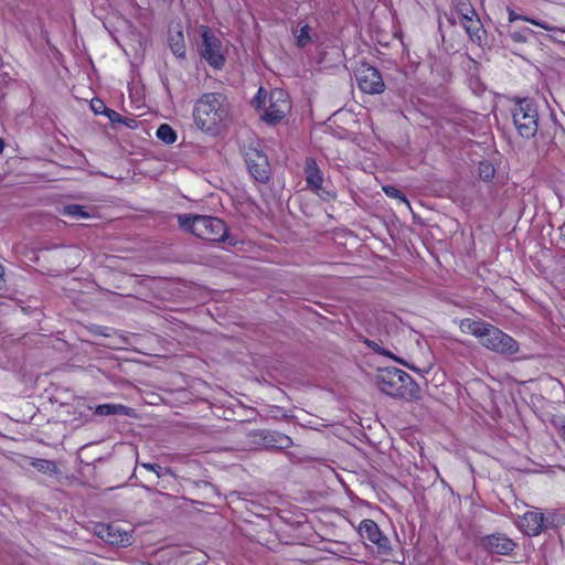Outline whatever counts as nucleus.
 I'll list each match as a JSON object with an SVG mask.
<instances>
[{
	"label": "nucleus",
	"instance_id": "c85d7f7f",
	"mask_svg": "<svg viewBox=\"0 0 565 565\" xmlns=\"http://www.w3.org/2000/svg\"><path fill=\"white\" fill-rule=\"evenodd\" d=\"M141 467H143L145 469L149 470V471H153L158 478H160L162 476V472H171L170 468H162L160 465L158 463H150V462H142L140 463Z\"/></svg>",
	"mask_w": 565,
	"mask_h": 565
},
{
	"label": "nucleus",
	"instance_id": "4c0bfd02",
	"mask_svg": "<svg viewBox=\"0 0 565 565\" xmlns=\"http://www.w3.org/2000/svg\"><path fill=\"white\" fill-rule=\"evenodd\" d=\"M3 148H4V141H3V139L0 138V154L3 151Z\"/></svg>",
	"mask_w": 565,
	"mask_h": 565
},
{
	"label": "nucleus",
	"instance_id": "f03ea898",
	"mask_svg": "<svg viewBox=\"0 0 565 565\" xmlns=\"http://www.w3.org/2000/svg\"><path fill=\"white\" fill-rule=\"evenodd\" d=\"M180 228L202 239L211 242H228L235 245V239L228 235L225 222L218 217L200 214H178Z\"/></svg>",
	"mask_w": 565,
	"mask_h": 565
},
{
	"label": "nucleus",
	"instance_id": "6e6552de",
	"mask_svg": "<svg viewBox=\"0 0 565 565\" xmlns=\"http://www.w3.org/2000/svg\"><path fill=\"white\" fill-rule=\"evenodd\" d=\"M202 45L200 47L201 56L214 68H221L224 65L225 57L222 53V43L207 26L201 29Z\"/></svg>",
	"mask_w": 565,
	"mask_h": 565
},
{
	"label": "nucleus",
	"instance_id": "72a5a7b5",
	"mask_svg": "<svg viewBox=\"0 0 565 565\" xmlns=\"http://www.w3.org/2000/svg\"><path fill=\"white\" fill-rule=\"evenodd\" d=\"M478 14L477 12L475 11V14L472 15L471 13H463L462 15H460V24L463 26L465 24H467L468 22H471L473 18H477Z\"/></svg>",
	"mask_w": 565,
	"mask_h": 565
},
{
	"label": "nucleus",
	"instance_id": "412c9836",
	"mask_svg": "<svg viewBox=\"0 0 565 565\" xmlns=\"http://www.w3.org/2000/svg\"><path fill=\"white\" fill-rule=\"evenodd\" d=\"M310 30L311 28L308 23L300 26L298 25L292 30V34L296 39V45L298 47H305L311 42Z\"/></svg>",
	"mask_w": 565,
	"mask_h": 565
},
{
	"label": "nucleus",
	"instance_id": "7c9ffc66",
	"mask_svg": "<svg viewBox=\"0 0 565 565\" xmlns=\"http://www.w3.org/2000/svg\"><path fill=\"white\" fill-rule=\"evenodd\" d=\"M105 116L110 120L111 124H120L122 116L114 109L108 108Z\"/></svg>",
	"mask_w": 565,
	"mask_h": 565
},
{
	"label": "nucleus",
	"instance_id": "f8f14e48",
	"mask_svg": "<svg viewBox=\"0 0 565 565\" xmlns=\"http://www.w3.org/2000/svg\"><path fill=\"white\" fill-rule=\"evenodd\" d=\"M290 106L282 90H275L270 95V105L262 115V120L275 125L279 122L288 113Z\"/></svg>",
	"mask_w": 565,
	"mask_h": 565
},
{
	"label": "nucleus",
	"instance_id": "2eb2a0df",
	"mask_svg": "<svg viewBox=\"0 0 565 565\" xmlns=\"http://www.w3.org/2000/svg\"><path fill=\"white\" fill-rule=\"evenodd\" d=\"M169 46L172 51V53L180 58L185 57V42L183 32L180 28V25H177L175 28L169 29V36H168Z\"/></svg>",
	"mask_w": 565,
	"mask_h": 565
},
{
	"label": "nucleus",
	"instance_id": "473e14b6",
	"mask_svg": "<svg viewBox=\"0 0 565 565\" xmlns=\"http://www.w3.org/2000/svg\"><path fill=\"white\" fill-rule=\"evenodd\" d=\"M364 343L369 348L373 349L375 352H379V353L384 354V355L386 354L385 350H383L375 341L366 339L364 341Z\"/></svg>",
	"mask_w": 565,
	"mask_h": 565
},
{
	"label": "nucleus",
	"instance_id": "393cba45",
	"mask_svg": "<svg viewBox=\"0 0 565 565\" xmlns=\"http://www.w3.org/2000/svg\"><path fill=\"white\" fill-rule=\"evenodd\" d=\"M454 10L458 14V17L463 13L475 14V8L472 7L470 0H452Z\"/></svg>",
	"mask_w": 565,
	"mask_h": 565
},
{
	"label": "nucleus",
	"instance_id": "4468645a",
	"mask_svg": "<svg viewBox=\"0 0 565 565\" xmlns=\"http://www.w3.org/2000/svg\"><path fill=\"white\" fill-rule=\"evenodd\" d=\"M96 534L103 541L118 546H128L131 544V535L121 531L118 525L115 524H99L96 526Z\"/></svg>",
	"mask_w": 565,
	"mask_h": 565
},
{
	"label": "nucleus",
	"instance_id": "423d86ee",
	"mask_svg": "<svg viewBox=\"0 0 565 565\" xmlns=\"http://www.w3.org/2000/svg\"><path fill=\"white\" fill-rule=\"evenodd\" d=\"M358 87L365 94L375 95L385 90V83L379 70L366 62H361L355 71Z\"/></svg>",
	"mask_w": 565,
	"mask_h": 565
},
{
	"label": "nucleus",
	"instance_id": "b1692460",
	"mask_svg": "<svg viewBox=\"0 0 565 565\" xmlns=\"http://www.w3.org/2000/svg\"><path fill=\"white\" fill-rule=\"evenodd\" d=\"M156 136L167 145L173 143L177 140L175 131L168 124H161L157 129Z\"/></svg>",
	"mask_w": 565,
	"mask_h": 565
},
{
	"label": "nucleus",
	"instance_id": "e433bc0d",
	"mask_svg": "<svg viewBox=\"0 0 565 565\" xmlns=\"http://www.w3.org/2000/svg\"><path fill=\"white\" fill-rule=\"evenodd\" d=\"M3 275H4L3 266L0 264V289L2 288L3 282H4Z\"/></svg>",
	"mask_w": 565,
	"mask_h": 565
},
{
	"label": "nucleus",
	"instance_id": "5701e85b",
	"mask_svg": "<svg viewBox=\"0 0 565 565\" xmlns=\"http://www.w3.org/2000/svg\"><path fill=\"white\" fill-rule=\"evenodd\" d=\"M31 466L44 475H52L57 471L56 463L47 459L33 458L31 460Z\"/></svg>",
	"mask_w": 565,
	"mask_h": 565
},
{
	"label": "nucleus",
	"instance_id": "7ed1b4c3",
	"mask_svg": "<svg viewBox=\"0 0 565 565\" xmlns=\"http://www.w3.org/2000/svg\"><path fill=\"white\" fill-rule=\"evenodd\" d=\"M376 385L383 393L402 399H419L418 384L405 371L396 367H385L376 375Z\"/></svg>",
	"mask_w": 565,
	"mask_h": 565
},
{
	"label": "nucleus",
	"instance_id": "ea45409f",
	"mask_svg": "<svg viewBox=\"0 0 565 565\" xmlns=\"http://www.w3.org/2000/svg\"><path fill=\"white\" fill-rule=\"evenodd\" d=\"M563 439L565 441V425L563 426Z\"/></svg>",
	"mask_w": 565,
	"mask_h": 565
},
{
	"label": "nucleus",
	"instance_id": "1a4fd4ad",
	"mask_svg": "<svg viewBox=\"0 0 565 565\" xmlns=\"http://www.w3.org/2000/svg\"><path fill=\"white\" fill-rule=\"evenodd\" d=\"M359 534L363 540L375 545L379 555L388 556L391 554L392 547L388 537L382 533L373 520H363L359 525Z\"/></svg>",
	"mask_w": 565,
	"mask_h": 565
},
{
	"label": "nucleus",
	"instance_id": "c756f323",
	"mask_svg": "<svg viewBox=\"0 0 565 565\" xmlns=\"http://www.w3.org/2000/svg\"><path fill=\"white\" fill-rule=\"evenodd\" d=\"M90 107L95 114H104L108 110V107L102 99L95 98L90 103Z\"/></svg>",
	"mask_w": 565,
	"mask_h": 565
},
{
	"label": "nucleus",
	"instance_id": "4be33fe9",
	"mask_svg": "<svg viewBox=\"0 0 565 565\" xmlns=\"http://www.w3.org/2000/svg\"><path fill=\"white\" fill-rule=\"evenodd\" d=\"M463 28L472 41H481L484 31L479 17L473 18L472 21L465 24Z\"/></svg>",
	"mask_w": 565,
	"mask_h": 565
},
{
	"label": "nucleus",
	"instance_id": "aec40b11",
	"mask_svg": "<svg viewBox=\"0 0 565 565\" xmlns=\"http://www.w3.org/2000/svg\"><path fill=\"white\" fill-rule=\"evenodd\" d=\"M60 213L64 216H70L72 218H88L90 217V213L87 211V207L79 204H67L64 205Z\"/></svg>",
	"mask_w": 565,
	"mask_h": 565
},
{
	"label": "nucleus",
	"instance_id": "f3484780",
	"mask_svg": "<svg viewBox=\"0 0 565 565\" xmlns=\"http://www.w3.org/2000/svg\"><path fill=\"white\" fill-rule=\"evenodd\" d=\"M487 326L488 322L483 320H473L469 318L462 319L459 323L461 332L472 334L478 339L483 334Z\"/></svg>",
	"mask_w": 565,
	"mask_h": 565
},
{
	"label": "nucleus",
	"instance_id": "9b49d317",
	"mask_svg": "<svg viewBox=\"0 0 565 565\" xmlns=\"http://www.w3.org/2000/svg\"><path fill=\"white\" fill-rule=\"evenodd\" d=\"M479 546L489 554L510 555L516 543L504 533L488 534L479 540Z\"/></svg>",
	"mask_w": 565,
	"mask_h": 565
},
{
	"label": "nucleus",
	"instance_id": "a211bd4d",
	"mask_svg": "<svg viewBox=\"0 0 565 565\" xmlns=\"http://www.w3.org/2000/svg\"><path fill=\"white\" fill-rule=\"evenodd\" d=\"M508 13H509V22L522 20V21H526L533 25L540 26L546 31H558V32L565 33V28H556V26L550 25L548 23H546L544 21L536 20V19L530 18L526 15L518 14L512 9H508Z\"/></svg>",
	"mask_w": 565,
	"mask_h": 565
},
{
	"label": "nucleus",
	"instance_id": "2f4dec72",
	"mask_svg": "<svg viewBox=\"0 0 565 565\" xmlns=\"http://www.w3.org/2000/svg\"><path fill=\"white\" fill-rule=\"evenodd\" d=\"M120 124L125 125L126 127H128L130 129H135V128L138 127V121L135 118H131V117H124L122 116V120L120 121Z\"/></svg>",
	"mask_w": 565,
	"mask_h": 565
},
{
	"label": "nucleus",
	"instance_id": "0eeeda50",
	"mask_svg": "<svg viewBox=\"0 0 565 565\" xmlns=\"http://www.w3.org/2000/svg\"><path fill=\"white\" fill-rule=\"evenodd\" d=\"M249 444L254 447H262L273 450L289 449L294 443L292 439L275 430H253L248 433Z\"/></svg>",
	"mask_w": 565,
	"mask_h": 565
},
{
	"label": "nucleus",
	"instance_id": "bb28decb",
	"mask_svg": "<svg viewBox=\"0 0 565 565\" xmlns=\"http://www.w3.org/2000/svg\"><path fill=\"white\" fill-rule=\"evenodd\" d=\"M534 33L530 28H524L520 31L510 32L509 36L512 41L516 43H525L527 41V35Z\"/></svg>",
	"mask_w": 565,
	"mask_h": 565
},
{
	"label": "nucleus",
	"instance_id": "cd10ccee",
	"mask_svg": "<svg viewBox=\"0 0 565 565\" xmlns=\"http://www.w3.org/2000/svg\"><path fill=\"white\" fill-rule=\"evenodd\" d=\"M383 191L388 198L398 199L405 202L406 204H409L405 194L394 185H385L383 186Z\"/></svg>",
	"mask_w": 565,
	"mask_h": 565
},
{
	"label": "nucleus",
	"instance_id": "f257e3e1",
	"mask_svg": "<svg viewBox=\"0 0 565 565\" xmlns=\"http://www.w3.org/2000/svg\"><path fill=\"white\" fill-rule=\"evenodd\" d=\"M196 126L211 135H217L226 128L230 111L225 97L220 93L203 94L194 106Z\"/></svg>",
	"mask_w": 565,
	"mask_h": 565
},
{
	"label": "nucleus",
	"instance_id": "ddd939ff",
	"mask_svg": "<svg viewBox=\"0 0 565 565\" xmlns=\"http://www.w3.org/2000/svg\"><path fill=\"white\" fill-rule=\"evenodd\" d=\"M519 526L524 534L537 536L548 527V519L539 510L527 511L521 516Z\"/></svg>",
	"mask_w": 565,
	"mask_h": 565
},
{
	"label": "nucleus",
	"instance_id": "6ab92c4d",
	"mask_svg": "<svg viewBox=\"0 0 565 565\" xmlns=\"http://www.w3.org/2000/svg\"><path fill=\"white\" fill-rule=\"evenodd\" d=\"M131 408L121 404H102L95 407L94 414L98 416L129 415Z\"/></svg>",
	"mask_w": 565,
	"mask_h": 565
},
{
	"label": "nucleus",
	"instance_id": "9d476101",
	"mask_svg": "<svg viewBox=\"0 0 565 565\" xmlns=\"http://www.w3.org/2000/svg\"><path fill=\"white\" fill-rule=\"evenodd\" d=\"M245 161L250 175L260 183H266L270 178V167L267 156L254 148L249 147L245 152Z\"/></svg>",
	"mask_w": 565,
	"mask_h": 565
},
{
	"label": "nucleus",
	"instance_id": "a878e982",
	"mask_svg": "<svg viewBox=\"0 0 565 565\" xmlns=\"http://www.w3.org/2000/svg\"><path fill=\"white\" fill-rule=\"evenodd\" d=\"M478 170H479V177L483 181L492 180V178L494 177V173H495L494 167L488 161L480 162Z\"/></svg>",
	"mask_w": 565,
	"mask_h": 565
},
{
	"label": "nucleus",
	"instance_id": "58836bf2",
	"mask_svg": "<svg viewBox=\"0 0 565 565\" xmlns=\"http://www.w3.org/2000/svg\"><path fill=\"white\" fill-rule=\"evenodd\" d=\"M448 21L451 23V24H455L456 21L452 19V18H448Z\"/></svg>",
	"mask_w": 565,
	"mask_h": 565
},
{
	"label": "nucleus",
	"instance_id": "f704fd0d",
	"mask_svg": "<svg viewBox=\"0 0 565 565\" xmlns=\"http://www.w3.org/2000/svg\"><path fill=\"white\" fill-rule=\"evenodd\" d=\"M405 365H406L409 370L415 371V372H419V373H423V374H424V373H428V372H429V370L431 369V366H430V365H427V366H425L424 369H418V367H416L415 365H413V364H407V363H405Z\"/></svg>",
	"mask_w": 565,
	"mask_h": 565
},
{
	"label": "nucleus",
	"instance_id": "dca6fc26",
	"mask_svg": "<svg viewBox=\"0 0 565 565\" xmlns=\"http://www.w3.org/2000/svg\"><path fill=\"white\" fill-rule=\"evenodd\" d=\"M306 181L309 188L312 190H318L321 188L323 182V175L317 166V162L312 158H307L306 166Z\"/></svg>",
	"mask_w": 565,
	"mask_h": 565
},
{
	"label": "nucleus",
	"instance_id": "20e7f679",
	"mask_svg": "<svg viewBox=\"0 0 565 565\" xmlns=\"http://www.w3.org/2000/svg\"><path fill=\"white\" fill-rule=\"evenodd\" d=\"M513 124L523 138H532L539 129L537 105L530 98H518L512 108Z\"/></svg>",
	"mask_w": 565,
	"mask_h": 565
},
{
	"label": "nucleus",
	"instance_id": "c9c22d12",
	"mask_svg": "<svg viewBox=\"0 0 565 565\" xmlns=\"http://www.w3.org/2000/svg\"><path fill=\"white\" fill-rule=\"evenodd\" d=\"M264 89L263 88H259L257 95H256V98H255V102L257 103L258 106H260L262 104L265 103V98H266V95L264 94Z\"/></svg>",
	"mask_w": 565,
	"mask_h": 565
},
{
	"label": "nucleus",
	"instance_id": "39448f33",
	"mask_svg": "<svg viewBox=\"0 0 565 565\" xmlns=\"http://www.w3.org/2000/svg\"><path fill=\"white\" fill-rule=\"evenodd\" d=\"M479 341L488 350L500 354L512 355L519 351V344L512 337L490 323Z\"/></svg>",
	"mask_w": 565,
	"mask_h": 565
}]
</instances>
